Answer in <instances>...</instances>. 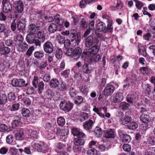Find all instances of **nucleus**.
<instances>
[{
  "mask_svg": "<svg viewBox=\"0 0 155 155\" xmlns=\"http://www.w3.org/2000/svg\"><path fill=\"white\" fill-rule=\"evenodd\" d=\"M70 40L71 42L75 41L76 44L78 45L81 41V36L80 34L77 32L75 29H71L70 31V35L69 37Z\"/></svg>",
  "mask_w": 155,
  "mask_h": 155,
  "instance_id": "1",
  "label": "nucleus"
},
{
  "mask_svg": "<svg viewBox=\"0 0 155 155\" xmlns=\"http://www.w3.org/2000/svg\"><path fill=\"white\" fill-rule=\"evenodd\" d=\"M25 83V80L22 78H13L11 81L12 85L13 87H25L27 86L28 83Z\"/></svg>",
  "mask_w": 155,
  "mask_h": 155,
  "instance_id": "2",
  "label": "nucleus"
},
{
  "mask_svg": "<svg viewBox=\"0 0 155 155\" xmlns=\"http://www.w3.org/2000/svg\"><path fill=\"white\" fill-rule=\"evenodd\" d=\"M3 5L2 11L5 13L10 14L12 12V4L7 0H3L2 2Z\"/></svg>",
  "mask_w": 155,
  "mask_h": 155,
  "instance_id": "3",
  "label": "nucleus"
},
{
  "mask_svg": "<svg viewBox=\"0 0 155 155\" xmlns=\"http://www.w3.org/2000/svg\"><path fill=\"white\" fill-rule=\"evenodd\" d=\"M99 42V40L97 37H95L94 38L92 35H90L88 37L85 41V45L87 48H89L93 44H97Z\"/></svg>",
  "mask_w": 155,
  "mask_h": 155,
  "instance_id": "4",
  "label": "nucleus"
},
{
  "mask_svg": "<svg viewBox=\"0 0 155 155\" xmlns=\"http://www.w3.org/2000/svg\"><path fill=\"white\" fill-rule=\"evenodd\" d=\"M76 65L78 68L81 67V70L84 73L87 74L91 72V68L89 67V64L87 62H84L82 64L79 61L76 64Z\"/></svg>",
  "mask_w": 155,
  "mask_h": 155,
  "instance_id": "5",
  "label": "nucleus"
},
{
  "mask_svg": "<svg viewBox=\"0 0 155 155\" xmlns=\"http://www.w3.org/2000/svg\"><path fill=\"white\" fill-rule=\"evenodd\" d=\"M73 104L69 101H62L60 104V107L61 110L65 111L68 112L73 108Z\"/></svg>",
  "mask_w": 155,
  "mask_h": 155,
  "instance_id": "6",
  "label": "nucleus"
},
{
  "mask_svg": "<svg viewBox=\"0 0 155 155\" xmlns=\"http://www.w3.org/2000/svg\"><path fill=\"white\" fill-rule=\"evenodd\" d=\"M33 148L38 152L45 153L48 152L47 145L45 143L40 144L38 143H34L33 146Z\"/></svg>",
  "mask_w": 155,
  "mask_h": 155,
  "instance_id": "7",
  "label": "nucleus"
},
{
  "mask_svg": "<svg viewBox=\"0 0 155 155\" xmlns=\"http://www.w3.org/2000/svg\"><path fill=\"white\" fill-rule=\"evenodd\" d=\"M54 47L52 43L49 41L46 42L43 45V50L45 52L51 54L54 51Z\"/></svg>",
  "mask_w": 155,
  "mask_h": 155,
  "instance_id": "8",
  "label": "nucleus"
},
{
  "mask_svg": "<svg viewBox=\"0 0 155 155\" xmlns=\"http://www.w3.org/2000/svg\"><path fill=\"white\" fill-rule=\"evenodd\" d=\"M15 6V9L18 13H22L24 9V4L22 0H18L14 1L12 0Z\"/></svg>",
  "mask_w": 155,
  "mask_h": 155,
  "instance_id": "9",
  "label": "nucleus"
},
{
  "mask_svg": "<svg viewBox=\"0 0 155 155\" xmlns=\"http://www.w3.org/2000/svg\"><path fill=\"white\" fill-rule=\"evenodd\" d=\"M94 123V122L92 120L89 119L84 123L83 127L85 130L89 133H90L92 130L91 129Z\"/></svg>",
  "mask_w": 155,
  "mask_h": 155,
  "instance_id": "10",
  "label": "nucleus"
},
{
  "mask_svg": "<svg viewBox=\"0 0 155 155\" xmlns=\"http://www.w3.org/2000/svg\"><path fill=\"white\" fill-rule=\"evenodd\" d=\"M11 63L8 60H5L3 62L0 64V71L1 72H6L9 69H11Z\"/></svg>",
  "mask_w": 155,
  "mask_h": 155,
  "instance_id": "11",
  "label": "nucleus"
},
{
  "mask_svg": "<svg viewBox=\"0 0 155 155\" xmlns=\"http://www.w3.org/2000/svg\"><path fill=\"white\" fill-rule=\"evenodd\" d=\"M71 132L74 137L78 138H80V137L82 138H85L86 135L85 134L83 133L78 128H73L71 130Z\"/></svg>",
  "mask_w": 155,
  "mask_h": 155,
  "instance_id": "12",
  "label": "nucleus"
},
{
  "mask_svg": "<svg viewBox=\"0 0 155 155\" xmlns=\"http://www.w3.org/2000/svg\"><path fill=\"white\" fill-rule=\"evenodd\" d=\"M11 51V49L6 47L3 43H0V53L2 55L8 54Z\"/></svg>",
  "mask_w": 155,
  "mask_h": 155,
  "instance_id": "13",
  "label": "nucleus"
},
{
  "mask_svg": "<svg viewBox=\"0 0 155 155\" xmlns=\"http://www.w3.org/2000/svg\"><path fill=\"white\" fill-rule=\"evenodd\" d=\"M100 49V47L97 45H95L92 46L88 49V54L89 56H92L94 55L97 54Z\"/></svg>",
  "mask_w": 155,
  "mask_h": 155,
  "instance_id": "14",
  "label": "nucleus"
},
{
  "mask_svg": "<svg viewBox=\"0 0 155 155\" xmlns=\"http://www.w3.org/2000/svg\"><path fill=\"white\" fill-rule=\"evenodd\" d=\"M59 84V81L55 78L51 79L49 81V86L52 89H56L58 88Z\"/></svg>",
  "mask_w": 155,
  "mask_h": 155,
  "instance_id": "15",
  "label": "nucleus"
},
{
  "mask_svg": "<svg viewBox=\"0 0 155 155\" xmlns=\"http://www.w3.org/2000/svg\"><path fill=\"white\" fill-rule=\"evenodd\" d=\"M103 132L101 128L97 126L93 131L92 130L90 133L92 134L96 137L98 138L101 136Z\"/></svg>",
  "mask_w": 155,
  "mask_h": 155,
  "instance_id": "16",
  "label": "nucleus"
},
{
  "mask_svg": "<svg viewBox=\"0 0 155 155\" xmlns=\"http://www.w3.org/2000/svg\"><path fill=\"white\" fill-rule=\"evenodd\" d=\"M115 135V132L114 130L112 129H109L107 130V142L109 141V148H110L112 144V142L110 141V140L109 139L114 138Z\"/></svg>",
  "mask_w": 155,
  "mask_h": 155,
  "instance_id": "17",
  "label": "nucleus"
},
{
  "mask_svg": "<svg viewBox=\"0 0 155 155\" xmlns=\"http://www.w3.org/2000/svg\"><path fill=\"white\" fill-rule=\"evenodd\" d=\"M24 132V129L23 128H20L18 130L16 134V138L17 140H24L25 138Z\"/></svg>",
  "mask_w": 155,
  "mask_h": 155,
  "instance_id": "18",
  "label": "nucleus"
},
{
  "mask_svg": "<svg viewBox=\"0 0 155 155\" xmlns=\"http://www.w3.org/2000/svg\"><path fill=\"white\" fill-rule=\"evenodd\" d=\"M82 49L79 47H78L74 50V52L72 58L75 59L79 58L81 56L82 53Z\"/></svg>",
  "mask_w": 155,
  "mask_h": 155,
  "instance_id": "19",
  "label": "nucleus"
},
{
  "mask_svg": "<svg viewBox=\"0 0 155 155\" xmlns=\"http://www.w3.org/2000/svg\"><path fill=\"white\" fill-rule=\"evenodd\" d=\"M123 99V96L121 93H117L115 96L111 99V100L115 103H118L121 102Z\"/></svg>",
  "mask_w": 155,
  "mask_h": 155,
  "instance_id": "20",
  "label": "nucleus"
},
{
  "mask_svg": "<svg viewBox=\"0 0 155 155\" xmlns=\"http://www.w3.org/2000/svg\"><path fill=\"white\" fill-rule=\"evenodd\" d=\"M89 57L88 61L91 64L96 63L101 58V57L99 54L94 55L92 56H89Z\"/></svg>",
  "mask_w": 155,
  "mask_h": 155,
  "instance_id": "21",
  "label": "nucleus"
},
{
  "mask_svg": "<svg viewBox=\"0 0 155 155\" xmlns=\"http://www.w3.org/2000/svg\"><path fill=\"white\" fill-rule=\"evenodd\" d=\"M97 0H82L80 2V6L81 8H84L87 4H92L96 2Z\"/></svg>",
  "mask_w": 155,
  "mask_h": 155,
  "instance_id": "22",
  "label": "nucleus"
},
{
  "mask_svg": "<svg viewBox=\"0 0 155 155\" xmlns=\"http://www.w3.org/2000/svg\"><path fill=\"white\" fill-rule=\"evenodd\" d=\"M25 19H22L18 23L17 25V28L18 30H22L24 29L26 26Z\"/></svg>",
  "mask_w": 155,
  "mask_h": 155,
  "instance_id": "23",
  "label": "nucleus"
},
{
  "mask_svg": "<svg viewBox=\"0 0 155 155\" xmlns=\"http://www.w3.org/2000/svg\"><path fill=\"white\" fill-rule=\"evenodd\" d=\"M105 24L102 22H100L97 23V29L99 31H104L106 32L107 29Z\"/></svg>",
  "mask_w": 155,
  "mask_h": 155,
  "instance_id": "24",
  "label": "nucleus"
},
{
  "mask_svg": "<svg viewBox=\"0 0 155 155\" xmlns=\"http://www.w3.org/2000/svg\"><path fill=\"white\" fill-rule=\"evenodd\" d=\"M54 22L59 26H61L63 24L64 20L60 17L59 14H56L54 16Z\"/></svg>",
  "mask_w": 155,
  "mask_h": 155,
  "instance_id": "25",
  "label": "nucleus"
},
{
  "mask_svg": "<svg viewBox=\"0 0 155 155\" xmlns=\"http://www.w3.org/2000/svg\"><path fill=\"white\" fill-rule=\"evenodd\" d=\"M35 34L29 33L28 34L26 37V39L27 42L30 44L34 43L35 39Z\"/></svg>",
  "mask_w": 155,
  "mask_h": 155,
  "instance_id": "26",
  "label": "nucleus"
},
{
  "mask_svg": "<svg viewBox=\"0 0 155 155\" xmlns=\"http://www.w3.org/2000/svg\"><path fill=\"white\" fill-rule=\"evenodd\" d=\"M79 138H75L74 140V143L75 146L82 145L84 144L85 143V140L84 139V138H82L80 137Z\"/></svg>",
  "mask_w": 155,
  "mask_h": 155,
  "instance_id": "27",
  "label": "nucleus"
},
{
  "mask_svg": "<svg viewBox=\"0 0 155 155\" xmlns=\"http://www.w3.org/2000/svg\"><path fill=\"white\" fill-rule=\"evenodd\" d=\"M15 46H17L19 45L23 41V37L20 34L17 35L15 40Z\"/></svg>",
  "mask_w": 155,
  "mask_h": 155,
  "instance_id": "28",
  "label": "nucleus"
},
{
  "mask_svg": "<svg viewBox=\"0 0 155 155\" xmlns=\"http://www.w3.org/2000/svg\"><path fill=\"white\" fill-rule=\"evenodd\" d=\"M68 130L67 128H64L61 129V132L60 135V136L61 137V138L63 139L64 142L66 141L67 137L66 136L68 134Z\"/></svg>",
  "mask_w": 155,
  "mask_h": 155,
  "instance_id": "29",
  "label": "nucleus"
},
{
  "mask_svg": "<svg viewBox=\"0 0 155 155\" xmlns=\"http://www.w3.org/2000/svg\"><path fill=\"white\" fill-rule=\"evenodd\" d=\"M37 28V27L34 24L31 23L30 24L28 27V31H29V33L33 34H36Z\"/></svg>",
  "mask_w": 155,
  "mask_h": 155,
  "instance_id": "30",
  "label": "nucleus"
},
{
  "mask_svg": "<svg viewBox=\"0 0 155 155\" xmlns=\"http://www.w3.org/2000/svg\"><path fill=\"white\" fill-rule=\"evenodd\" d=\"M44 55V53L42 51H35L34 54V56L37 59H41Z\"/></svg>",
  "mask_w": 155,
  "mask_h": 155,
  "instance_id": "31",
  "label": "nucleus"
},
{
  "mask_svg": "<svg viewBox=\"0 0 155 155\" xmlns=\"http://www.w3.org/2000/svg\"><path fill=\"white\" fill-rule=\"evenodd\" d=\"M8 101V97L5 94H0V105H4Z\"/></svg>",
  "mask_w": 155,
  "mask_h": 155,
  "instance_id": "32",
  "label": "nucleus"
},
{
  "mask_svg": "<svg viewBox=\"0 0 155 155\" xmlns=\"http://www.w3.org/2000/svg\"><path fill=\"white\" fill-rule=\"evenodd\" d=\"M140 119L142 122L145 123H148L150 120L149 116L148 115L144 114H143L140 116Z\"/></svg>",
  "mask_w": 155,
  "mask_h": 155,
  "instance_id": "33",
  "label": "nucleus"
},
{
  "mask_svg": "<svg viewBox=\"0 0 155 155\" xmlns=\"http://www.w3.org/2000/svg\"><path fill=\"white\" fill-rule=\"evenodd\" d=\"M58 29L57 25L55 23H51L49 25L48 31L50 33H54L56 32Z\"/></svg>",
  "mask_w": 155,
  "mask_h": 155,
  "instance_id": "34",
  "label": "nucleus"
},
{
  "mask_svg": "<svg viewBox=\"0 0 155 155\" xmlns=\"http://www.w3.org/2000/svg\"><path fill=\"white\" fill-rule=\"evenodd\" d=\"M37 37L40 41L44 42L45 39L46 34L43 31H39L37 33Z\"/></svg>",
  "mask_w": 155,
  "mask_h": 155,
  "instance_id": "35",
  "label": "nucleus"
},
{
  "mask_svg": "<svg viewBox=\"0 0 155 155\" xmlns=\"http://www.w3.org/2000/svg\"><path fill=\"white\" fill-rule=\"evenodd\" d=\"M21 114L25 117L28 118L30 117L31 113L30 110L27 108H23L21 110Z\"/></svg>",
  "mask_w": 155,
  "mask_h": 155,
  "instance_id": "36",
  "label": "nucleus"
},
{
  "mask_svg": "<svg viewBox=\"0 0 155 155\" xmlns=\"http://www.w3.org/2000/svg\"><path fill=\"white\" fill-rule=\"evenodd\" d=\"M74 102L75 104L79 105L84 103V98L81 96H76L74 97Z\"/></svg>",
  "mask_w": 155,
  "mask_h": 155,
  "instance_id": "37",
  "label": "nucleus"
},
{
  "mask_svg": "<svg viewBox=\"0 0 155 155\" xmlns=\"http://www.w3.org/2000/svg\"><path fill=\"white\" fill-rule=\"evenodd\" d=\"M127 127L130 130L136 129L138 127L137 124L135 122H132L126 125Z\"/></svg>",
  "mask_w": 155,
  "mask_h": 155,
  "instance_id": "38",
  "label": "nucleus"
},
{
  "mask_svg": "<svg viewBox=\"0 0 155 155\" xmlns=\"http://www.w3.org/2000/svg\"><path fill=\"white\" fill-rule=\"evenodd\" d=\"M78 91L75 88L71 87L69 89V94L70 97L72 98L75 97L77 94Z\"/></svg>",
  "mask_w": 155,
  "mask_h": 155,
  "instance_id": "39",
  "label": "nucleus"
},
{
  "mask_svg": "<svg viewBox=\"0 0 155 155\" xmlns=\"http://www.w3.org/2000/svg\"><path fill=\"white\" fill-rule=\"evenodd\" d=\"M53 92L52 90L48 89L44 94V97L47 99H51L53 94Z\"/></svg>",
  "mask_w": 155,
  "mask_h": 155,
  "instance_id": "40",
  "label": "nucleus"
},
{
  "mask_svg": "<svg viewBox=\"0 0 155 155\" xmlns=\"http://www.w3.org/2000/svg\"><path fill=\"white\" fill-rule=\"evenodd\" d=\"M44 84L42 81L39 83L38 85V93L40 94H41L44 89Z\"/></svg>",
  "mask_w": 155,
  "mask_h": 155,
  "instance_id": "41",
  "label": "nucleus"
},
{
  "mask_svg": "<svg viewBox=\"0 0 155 155\" xmlns=\"http://www.w3.org/2000/svg\"><path fill=\"white\" fill-rule=\"evenodd\" d=\"M80 92L85 95L87 96L88 92V89L86 86H83L79 87Z\"/></svg>",
  "mask_w": 155,
  "mask_h": 155,
  "instance_id": "42",
  "label": "nucleus"
},
{
  "mask_svg": "<svg viewBox=\"0 0 155 155\" xmlns=\"http://www.w3.org/2000/svg\"><path fill=\"white\" fill-rule=\"evenodd\" d=\"M136 98V95L133 94H129L127 97V101L130 103H132Z\"/></svg>",
  "mask_w": 155,
  "mask_h": 155,
  "instance_id": "43",
  "label": "nucleus"
},
{
  "mask_svg": "<svg viewBox=\"0 0 155 155\" xmlns=\"http://www.w3.org/2000/svg\"><path fill=\"white\" fill-rule=\"evenodd\" d=\"M70 40L68 39H67L65 40H63L62 41V42H61V40H60L59 41V43L61 44H64V48L66 49L69 48V47L71 45Z\"/></svg>",
  "mask_w": 155,
  "mask_h": 155,
  "instance_id": "44",
  "label": "nucleus"
},
{
  "mask_svg": "<svg viewBox=\"0 0 155 155\" xmlns=\"http://www.w3.org/2000/svg\"><path fill=\"white\" fill-rule=\"evenodd\" d=\"M63 51L61 48H57L56 50L55 56L58 59H60L62 57Z\"/></svg>",
  "mask_w": 155,
  "mask_h": 155,
  "instance_id": "45",
  "label": "nucleus"
},
{
  "mask_svg": "<svg viewBox=\"0 0 155 155\" xmlns=\"http://www.w3.org/2000/svg\"><path fill=\"white\" fill-rule=\"evenodd\" d=\"M38 76L35 75L32 81V84L33 87L35 88H37L38 87Z\"/></svg>",
  "mask_w": 155,
  "mask_h": 155,
  "instance_id": "46",
  "label": "nucleus"
},
{
  "mask_svg": "<svg viewBox=\"0 0 155 155\" xmlns=\"http://www.w3.org/2000/svg\"><path fill=\"white\" fill-rule=\"evenodd\" d=\"M8 100L10 101H15L16 98V96L14 92H11L8 94Z\"/></svg>",
  "mask_w": 155,
  "mask_h": 155,
  "instance_id": "47",
  "label": "nucleus"
},
{
  "mask_svg": "<svg viewBox=\"0 0 155 155\" xmlns=\"http://www.w3.org/2000/svg\"><path fill=\"white\" fill-rule=\"evenodd\" d=\"M114 87L112 85H107V96L111 95L114 92Z\"/></svg>",
  "mask_w": 155,
  "mask_h": 155,
  "instance_id": "48",
  "label": "nucleus"
},
{
  "mask_svg": "<svg viewBox=\"0 0 155 155\" xmlns=\"http://www.w3.org/2000/svg\"><path fill=\"white\" fill-rule=\"evenodd\" d=\"M57 122L59 126H62L65 124V121L63 117H60L58 118Z\"/></svg>",
  "mask_w": 155,
  "mask_h": 155,
  "instance_id": "49",
  "label": "nucleus"
},
{
  "mask_svg": "<svg viewBox=\"0 0 155 155\" xmlns=\"http://www.w3.org/2000/svg\"><path fill=\"white\" fill-rule=\"evenodd\" d=\"M88 155H97V150L94 148H89L87 152Z\"/></svg>",
  "mask_w": 155,
  "mask_h": 155,
  "instance_id": "50",
  "label": "nucleus"
},
{
  "mask_svg": "<svg viewBox=\"0 0 155 155\" xmlns=\"http://www.w3.org/2000/svg\"><path fill=\"white\" fill-rule=\"evenodd\" d=\"M22 124V123L20 120H13L12 123V125L14 128H15L19 126H20Z\"/></svg>",
  "mask_w": 155,
  "mask_h": 155,
  "instance_id": "51",
  "label": "nucleus"
},
{
  "mask_svg": "<svg viewBox=\"0 0 155 155\" xmlns=\"http://www.w3.org/2000/svg\"><path fill=\"white\" fill-rule=\"evenodd\" d=\"M21 100L23 103L25 104L26 106H28L31 104V101L30 99L28 97H24Z\"/></svg>",
  "mask_w": 155,
  "mask_h": 155,
  "instance_id": "52",
  "label": "nucleus"
},
{
  "mask_svg": "<svg viewBox=\"0 0 155 155\" xmlns=\"http://www.w3.org/2000/svg\"><path fill=\"white\" fill-rule=\"evenodd\" d=\"M132 119L130 116H127L125 117L122 123L123 124L126 125H128L132 121Z\"/></svg>",
  "mask_w": 155,
  "mask_h": 155,
  "instance_id": "53",
  "label": "nucleus"
},
{
  "mask_svg": "<svg viewBox=\"0 0 155 155\" xmlns=\"http://www.w3.org/2000/svg\"><path fill=\"white\" fill-rule=\"evenodd\" d=\"M14 140L13 136L12 134H10L7 136L6 138V143L8 144H12V142Z\"/></svg>",
  "mask_w": 155,
  "mask_h": 155,
  "instance_id": "54",
  "label": "nucleus"
},
{
  "mask_svg": "<svg viewBox=\"0 0 155 155\" xmlns=\"http://www.w3.org/2000/svg\"><path fill=\"white\" fill-rule=\"evenodd\" d=\"M107 29L108 31L111 32L113 31V28L112 26V20H109L108 21Z\"/></svg>",
  "mask_w": 155,
  "mask_h": 155,
  "instance_id": "55",
  "label": "nucleus"
},
{
  "mask_svg": "<svg viewBox=\"0 0 155 155\" xmlns=\"http://www.w3.org/2000/svg\"><path fill=\"white\" fill-rule=\"evenodd\" d=\"M45 128L48 130H51L54 128V124L52 121L47 122L45 123Z\"/></svg>",
  "mask_w": 155,
  "mask_h": 155,
  "instance_id": "56",
  "label": "nucleus"
},
{
  "mask_svg": "<svg viewBox=\"0 0 155 155\" xmlns=\"http://www.w3.org/2000/svg\"><path fill=\"white\" fill-rule=\"evenodd\" d=\"M140 71L144 75H148L149 73L148 68L147 67H143L140 69Z\"/></svg>",
  "mask_w": 155,
  "mask_h": 155,
  "instance_id": "57",
  "label": "nucleus"
},
{
  "mask_svg": "<svg viewBox=\"0 0 155 155\" xmlns=\"http://www.w3.org/2000/svg\"><path fill=\"white\" fill-rule=\"evenodd\" d=\"M74 151L77 153L83 152L84 150V148L80 146H75L74 148Z\"/></svg>",
  "mask_w": 155,
  "mask_h": 155,
  "instance_id": "58",
  "label": "nucleus"
},
{
  "mask_svg": "<svg viewBox=\"0 0 155 155\" xmlns=\"http://www.w3.org/2000/svg\"><path fill=\"white\" fill-rule=\"evenodd\" d=\"M35 49V47L34 46L30 47L26 52V55L28 56H30Z\"/></svg>",
  "mask_w": 155,
  "mask_h": 155,
  "instance_id": "59",
  "label": "nucleus"
},
{
  "mask_svg": "<svg viewBox=\"0 0 155 155\" xmlns=\"http://www.w3.org/2000/svg\"><path fill=\"white\" fill-rule=\"evenodd\" d=\"M30 135L31 138L34 140H35L37 139L38 137V133L36 131H32Z\"/></svg>",
  "mask_w": 155,
  "mask_h": 155,
  "instance_id": "60",
  "label": "nucleus"
},
{
  "mask_svg": "<svg viewBox=\"0 0 155 155\" xmlns=\"http://www.w3.org/2000/svg\"><path fill=\"white\" fill-rule=\"evenodd\" d=\"M123 141L124 142H130L131 140V137L127 134H124L123 136Z\"/></svg>",
  "mask_w": 155,
  "mask_h": 155,
  "instance_id": "61",
  "label": "nucleus"
},
{
  "mask_svg": "<svg viewBox=\"0 0 155 155\" xmlns=\"http://www.w3.org/2000/svg\"><path fill=\"white\" fill-rule=\"evenodd\" d=\"M8 14L7 13H5L4 11L0 13V20L5 21L7 19V16L5 15Z\"/></svg>",
  "mask_w": 155,
  "mask_h": 155,
  "instance_id": "62",
  "label": "nucleus"
},
{
  "mask_svg": "<svg viewBox=\"0 0 155 155\" xmlns=\"http://www.w3.org/2000/svg\"><path fill=\"white\" fill-rule=\"evenodd\" d=\"M67 88L66 84L62 82L61 84L60 87L59 88V91L60 92H64L66 90Z\"/></svg>",
  "mask_w": 155,
  "mask_h": 155,
  "instance_id": "63",
  "label": "nucleus"
},
{
  "mask_svg": "<svg viewBox=\"0 0 155 155\" xmlns=\"http://www.w3.org/2000/svg\"><path fill=\"white\" fill-rule=\"evenodd\" d=\"M8 129V127L6 125L4 124L0 123V131L4 132Z\"/></svg>",
  "mask_w": 155,
  "mask_h": 155,
  "instance_id": "64",
  "label": "nucleus"
}]
</instances>
